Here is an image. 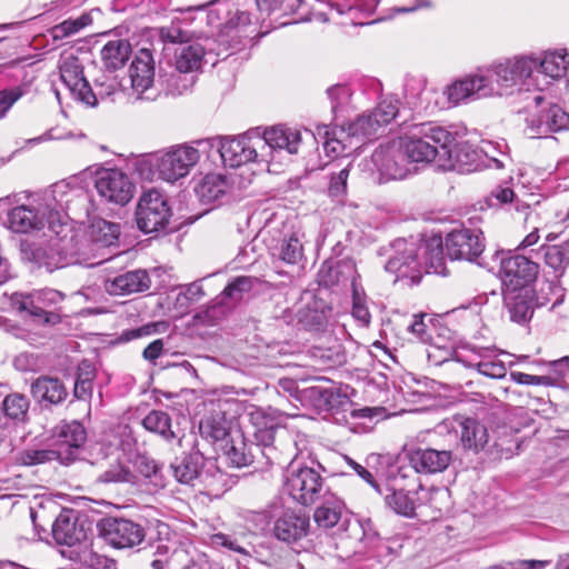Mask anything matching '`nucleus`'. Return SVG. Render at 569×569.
<instances>
[{"label":"nucleus","instance_id":"a211bd4d","mask_svg":"<svg viewBox=\"0 0 569 569\" xmlns=\"http://www.w3.org/2000/svg\"><path fill=\"white\" fill-rule=\"evenodd\" d=\"M59 69L62 82L74 98L87 104H92L93 91L83 76V67L79 58L73 54L63 57Z\"/></svg>","mask_w":569,"mask_h":569},{"label":"nucleus","instance_id":"8fccbe9b","mask_svg":"<svg viewBox=\"0 0 569 569\" xmlns=\"http://www.w3.org/2000/svg\"><path fill=\"white\" fill-rule=\"evenodd\" d=\"M199 430L202 437L219 441L228 436L229 427L224 417L217 413L202 419L199 425Z\"/></svg>","mask_w":569,"mask_h":569},{"label":"nucleus","instance_id":"6e6d98bb","mask_svg":"<svg viewBox=\"0 0 569 569\" xmlns=\"http://www.w3.org/2000/svg\"><path fill=\"white\" fill-rule=\"evenodd\" d=\"M93 102L91 106H94L98 99H106L111 97L117 92L119 88V82L117 81V78L111 73H103L100 77L96 78L93 80Z\"/></svg>","mask_w":569,"mask_h":569},{"label":"nucleus","instance_id":"052dcab7","mask_svg":"<svg viewBox=\"0 0 569 569\" xmlns=\"http://www.w3.org/2000/svg\"><path fill=\"white\" fill-rule=\"evenodd\" d=\"M416 475L410 465L398 467L396 471L390 472L389 487L407 486V488L413 489L418 480Z\"/></svg>","mask_w":569,"mask_h":569},{"label":"nucleus","instance_id":"f03ea898","mask_svg":"<svg viewBox=\"0 0 569 569\" xmlns=\"http://www.w3.org/2000/svg\"><path fill=\"white\" fill-rule=\"evenodd\" d=\"M409 163L451 161L456 146L453 133L433 123L415 124L410 134L398 138Z\"/></svg>","mask_w":569,"mask_h":569},{"label":"nucleus","instance_id":"09e8293b","mask_svg":"<svg viewBox=\"0 0 569 569\" xmlns=\"http://www.w3.org/2000/svg\"><path fill=\"white\" fill-rule=\"evenodd\" d=\"M256 282H258V279L250 276L236 277L223 289L220 295V299L231 307L228 300L232 303L240 301L244 293L249 292L253 288Z\"/></svg>","mask_w":569,"mask_h":569},{"label":"nucleus","instance_id":"bf43d9fd","mask_svg":"<svg viewBox=\"0 0 569 569\" xmlns=\"http://www.w3.org/2000/svg\"><path fill=\"white\" fill-rule=\"evenodd\" d=\"M159 34L164 42L180 44L189 42L192 38V33L188 30H184L181 27V23L176 21H173L170 26L162 27Z\"/></svg>","mask_w":569,"mask_h":569},{"label":"nucleus","instance_id":"ea45409f","mask_svg":"<svg viewBox=\"0 0 569 569\" xmlns=\"http://www.w3.org/2000/svg\"><path fill=\"white\" fill-rule=\"evenodd\" d=\"M391 491L385 497V501L395 512L410 517L415 511V501L411 497L413 489L407 486L389 487Z\"/></svg>","mask_w":569,"mask_h":569},{"label":"nucleus","instance_id":"0e129e2a","mask_svg":"<svg viewBox=\"0 0 569 569\" xmlns=\"http://www.w3.org/2000/svg\"><path fill=\"white\" fill-rule=\"evenodd\" d=\"M510 379L519 385H545L552 386L556 385L555 377L551 376H533L519 371H513L510 373Z\"/></svg>","mask_w":569,"mask_h":569},{"label":"nucleus","instance_id":"473e14b6","mask_svg":"<svg viewBox=\"0 0 569 569\" xmlns=\"http://www.w3.org/2000/svg\"><path fill=\"white\" fill-rule=\"evenodd\" d=\"M208 48L199 42L181 47L174 54V67L182 72L194 74L202 64Z\"/></svg>","mask_w":569,"mask_h":569},{"label":"nucleus","instance_id":"c03bdc74","mask_svg":"<svg viewBox=\"0 0 569 569\" xmlns=\"http://www.w3.org/2000/svg\"><path fill=\"white\" fill-rule=\"evenodd\" d=\"M456 360L463 363V366L468 368L477 369L480 375L492 379H503L507 375V368L505 363L497 359H465L461 355H456Z\"/></svg>","mask_w":569,"mask_h":569},{"label":"nucleus","instance_id":"49530a36","mask_svg":"<svg viewBox=\"0 0 569 569\" xmlns=\"http://www.w3.org/2000/svg\"><path fill=\"white\" fill-rule=\"evenodd\" d=\"M29 407L30 401L22 393H10L2 401L4 416L17 423L27 421Z\"/></svg>","mask_w":569,"mask_h":569},{"label":"nucleus","instance_id":"4be33fe9","mask_svg":"<svg viewBox=\"0 0 569 569\" xmlns=\"http://www.w3.org/2000/svg\"><path fill=\"white\" fill-rule=\"evenodd\" d=\"M250 420L256 428L253 437L257 442L256 446L251 448L261 455L262 451H268V448L274 445L280 430H287L279 426L272 412H267L261 409L252 411L250 413Z\"/></svg>","mask_w":569,"mask_h":569},{"label":"nucleus","instance_id":"3c124183","mask_svg":"<svg viewBox=\"0 0 569 569\" xmlns=\"http://www.w3.org/2000/svg\"><path fill=\"white\" fill-rule=\"evenodd\" d=\"M63 452L57 449H27L19 453L18 462L22 466H36L53 460L62 462Z\"/></svg>","mask_w":569,"mask_h":569},{"label":"nucleus","instance_id":"5fc2aeb1","mask_svg":"<svg viewBox=\"0 0 569 569\" xmlns=\"http://www.w3.org/2000/svg\"><path fill=\"white\" fill-rule=\"evenodd\" d=\"M230 306L224 303L221 299L220 301L207 307L203 310H200L193 316V320L197 323L212 326L220 319H222L227 312L229 311Z\"/></svg>","mask_w":569,"mask_h":569},{"label":"nucleus","instance_id":"e2e57ef3","mask_svg":"<svg viewBox=\"0 0 569 569\" xmlns=\"http://www.w3.org/2000/svg\"><path fill=\"white\" fill-rule=\"evenodd\" d=\"M326 141L323 142V149L327 154L339 156L343 153L347 149V141H349V147L351 148V140L347 136H341L340 131L333 132V137H329V132L326 131Z\"/></svg>","mask_w":569,"mask_h":569},{"label":"nucleus","instance_id":"69168bd1","mask_svg":"<svg viewBox=\"0 0 569 569\" xmlns=\"http://www.w3.org/2000/svg\"><path fill=\"white\" fill-rule=\"evenodd\" d=\"M349 177V168H342L337 173L331 174L330 184L328 188L331 197H340L346 193L347 180Z\"/></svg>","mask_w":569,"mask_h":569},{"label":"nucleus","instance_id":"1a4fd4ad","mask_svg":"<svg viewBox=\"0 0 569 569\" xmlns=\"http://www.w3.org/2000/svg\"><path fill=\"white\" fill-rule=\"evenodd\" d=\"M101 537L114 548H133L146 537L144 528L129 519L106 518L100 522Z\"/></svg>","mask_w":569,"mask_h":569},{"label":"nucleus","instance_id":"4d7b16f0","mask_svg":"<svg viewBox=\"0 0 569 569\" xmlns=\"http://www.w3.org/2000/svg\"><path fill=\"white\" fill-rule=\"evenodd\" d=\"M398 100L392 98L383 99L371 112L380 127L391 122L398 114Z\"/></svg>","mask_w":569,"mask_h":569},{"label":"nucleus","instance_id":"4c0bfd02","mask_svg":"<svg viewBox=\"0 0 569 569\" xmlns=\"http://www.w3.org/2000/svg\"><path fill=\"white\" fill-rule=\"evenodd\" d=\"M158 81L168 94L179 96L192 88L196 82V76L179 71L174 67L170 71L161 72Z\"/></svg>","mask_w":569,"mask_h":569},{"label":"nucleus","instance_id":"6e6552de","mask_svg":"<svg viewBox=\"0 0 569 569\" xmlns=\"http://www.w3.org/2000/svg\"><path fill=\"white\" fill-rule=\"evenodd\" d=\"M286 488L297 502L309 506L323 496L325 483L321 475L313 468L292 469L287 477Z\"/></svg>","mask_w":569,"mask_h":569},{"label":"nucleus","instance_id":"cd10ccee","mask_svg":"<svg viewBox=\"0 0 569 569\" xmlns=\"http://www.w3.org/2000/svg\"><path fill=\"white\" fill-rule=\"evenodd\" d=\"M505 305L511 321L526 323L533 315L532 289L521 288L520 290H506Z\"/></svg>","mask_w":569,"mask_h":569},{"label":"nucleus","instance_id":"9d476101","mask_svg":"<svg viewBox=\"0 0 569 569\" xmlns=\"http://www.w3.org/2000/svg\"><path fill=\"white\" fill-rule=\"evenodd\" d=\"M94 187L99 196L107 202L124 206L134 193V184L130 178L119 169H106L101 171Z\"/></svg>","mask_w":569,"mask_h":569},{"label":"nucleus","instance_id":"864d4df0","mask_svg":"<svg viewBox=\"0 0 569 569\" xmlns=\"http://www.w3.org/2000/svg\"><path fill=\"white\" fill-rule=\"evenodd\" d=\"M97 480L101 483H134L136 476L129 467L124 466L120 461H114L98 476Z\"/></svg>","mask_w":569,"mask_h":569},{"label":"nucleus","instance_id":"7ed1b4c3","mask_svg":"<svg viewBox=\"0 0 569 569\" xmlns=\"http://www.w3.org/2000/svg\"><path fill=\"white\" fill-rule=\"evenodd\" d=\"M200 159L199 150L189 144H178L171 149L151 156L138 164L141 174L148 170H156L159 178L168 182H176L187 177Z\"/></svg>","mask_w":569,"mask_h":569},{"label":"nucleus","instance_id":"603ef678","mask_svg":"<svg viewBox=\"0 0 569 569\" xmlns=\"http://www.w3.org/2000/svg\"><path fill=\"white\" fill-rule=\"evenodd\" d=\"M92 22L90 14L84 13L77 19H68L52 27L49 32L54 41L69 38Z\"/></svg>","mask_w":569,"mask_h":569},{"label":"nucleus","instance_id":"412c9836","mask_svg":"<svg viewBox=\"0 0 569 569\" xmlns=\"http://www.w3.org/2000/svg\"><path fill=\"white\" fill-rule=\"evenodd\" d=\"M530 132L547 136L569 128V114L558 104H549L527 119Z\"/></svg>","mask_w":569,"mask_h":569},{"label":"nucleus","instance_id":"bb28decb","mask_svg":"<svg viewBox=\"0 0 569 569\" xmlns=\"http://www.w3.org/2000/svg\"><path fill=\"white\" fill-rule=\"evenodd\" d=\"M32 397L39 403L59 405L68 397V390L63 382L50 376L37 378L30 387Z\"/></svg>","mask_w":569,"mask_h":569},{"label":"nucleus","instance_id":"9b49d317","mask_svg":"<svg viewBox=\"0 0 569 569\" xmlns=\"http://www.w3.org/2000/svg\"><path fill=\"white\" fill-rule=\"evenodd\" d=\"M539 274V264L529 258L515 254L503 258L500 263V277L506 290L530 288Z\"/></svg>","mask_w":569,"mask_h":569},{"label":"nucleus","instance_id":"5701e85b","mask_svg":"<svg viewBox=\"0 0 569 569\" xmlns=\"http://www.w3.org/2000/svg\"><path fill=\"white\" fill-rule=\"evenodd\" d=\"M309 517L295 511H284L273 523V536L286 543H292L305 538L309 532Z\"/></svg>","mask_w":569,"mask_h":569},{"label":"nucleus","instance_id":"f704fd0d","mask_svg":"<svg viewBox=\"0 0 569 569\" xmlns=\"http://www.w3.org/2000/svg\"><path fill=\"white\" fill-rule=\"evenodd\" d=\"M228 182L221 174H207L196 186L194 192L198 199L204 203H213L227 193Z\"/></svg>","mask_w":569,"mask_h":569},{"label":"nucleus","instance_id":"7c9ffc66","mask_svg":"<svg viewBox=\"0 0 569 569\" xmlns=\"http://www.w3.org/2000/svg\"><path fill=\"white\" fill-rule=\"evenodd\" d=\"M536 70L551 79L562 78L569 68V52L566 49L547 51L543 56L536 57Z\"/></svg>","mask_w":569,"mask_h":569},{"label":"nucleus","instance_id":"f8f14e48","mask_svg":"<svg viewBox=\"0 0 569 569\" xmlns=\"http://www.w3.org/2000/svg\"><path fill=\"white\" fill-rule=\"evenodd\" d=\"M90 523L80 519L73 510L61 511L52 525V536L57 543L70 547L79 545L84 549L90 546Z\"/></svg>","mask_w":569,"mask_h":569},{"label":"nucleus","instance_id":"c756f323","mask_svg":"<svg viewBox=\"0 0 569 569\" xmlns=\"http://www.w3.org/2000/svg\"><path fill=\"white\" fill-rule=\"evenodd\" d=\"M455 421L460 427V441L465 449L478 452L488 442L487 428L473 418L458 417Z\"/></svg>","mask_w":569,"mask_h":569},{"label":"nucleus","instance_id":"423d86ee","mask_svg":"<svg viewBox=\"0 0 569 569\" xmlns=\"http://www.w3.org/2000/svg\"><path fill=\"white\" fill-rule=\"evenodd\" d=\"M391 247L393 253L386 263V270L395 273L398 279L409 278L413 283H418L422 276L420 241L413 238L397 239Z\"/></svg>","mask_w":569,"mask_h":569},{"label":"nucleus","instance_id":"774afa93","mask_svg":"<svg viewBox=\"0 0 569 569\" xmlns=\"http://www.w3.org/2000/svg\"><path fill=\"white\" fill-rule=\"evenodd\" d=\"M22 96L20 88L6 89L0 91V119H2L7 111L18 101Z\"/></svg>","mask_w":569,"mask_h":569},{"label":"nucleus","instance_id":"a18cd8bd","mask_svg":"<svg viewBox=\"0 0 569 569\" xmlns=\"http://www.w3.org/2000/svg\"><path fill=\"white\" fill-rule=\"evenodd\" d=\"M542 250L545 263L555 271L556 277H561L569 266V242L545 246Z\"/></svg>","mask_w":569,"mask_h":569},{"label":"nucleus","instance_id":"a878e982","mask_svg":"<svg viewBox=\"0 0 569 569\" xmlns=\"http://www.w3.org/2000/svg\"><path fill=\"white\" fill-rule=\"evenodd\" d=\"M151 286V279L143 269L121 273L106 282V290L110 295H131L143 292Z\"/></svg>","mask_w":569,"mask_h":569},{"label":"nucleus","instance_id":"4468645a","mask_svg":"<svg viewBox=\"0 0 569 569\" xmlns=\"http://www.w3.org/2000/svg\"><path fill=\"white\" fill-rule=\"evenodd\" d=\"M489 77L483 74H473L457 80L449 84L443 94L447 97V107L457 106L469 98H486L495 96L497 92L492 82H488Z\"/></svg>","mask_w":569,"mask_h":569},{"label":"nucleus","instance_id":"a19ab883","mask_svg":"<svg viewBox=\"0 0 569 569\" xmlns=\"http://www.w3.org/2000/svg\"><path fill=\"white\" fill-rule=\"evenodd\" d=\"M379 128L378 121L368 112L358 116L347 127H341L340 133L349 139H363L373 136Z\"/></svg>","mask_w":569,"mask_h":569},{"label":"nucleus","instance_id":"2f4dec72","mask_svg":"<svg viewBox=\"0 0 569 569\" xmlns=\"http://www.w3.org/2000/svg\"><path fill=\"white\" fill-rule=\"evenodd\" d=\"M119 236L120 226L104 219L93 220L88 230V237L97 249L117 246Z\"/></svg>","mask_w":569,"mask_h":569},{"label":"nucleus","instance_id":"f3484780","mask_svg":"<svg viewBox=\"0 0 569 569\" xmlns=\"http://www.w3.org/2000/svg\"><path fill=\"white\" fill-rule=\"evenodd\" d=\"M406 458L416 473L432 475L445 471L452 462L450 450L433 448H409Z\"/></svg>","mask_w":569,"mask_h":569},{"label":"nucleus","instance_id":"0eeeda50","mask_svg":"<svg viewBox=\"0 0 569 569\" xmlns=\"http://www.w3.org/2000/svg\"><path fill=\"white\" fill-rule=\"evenodd\" d=\"M171 212L166 197L158 190L143 192L139 199L136 219L139 229L146 233L164 229Z\"/></svg>","mask_w":569,"mask_h":569},{"label":"nucleus","instance_id":"aec40b11","mask_svg":"<svg viewBox=\"0 0 569 569\" xmlns=\"http://www.w3.org/2000/svg\"><path fill=\"white\" fill-rule=\"evenodd\" d=\"M52 438L57 450H62V462H70L74 459V451L81 448L87 440V432L79 421H62L53 429Z\"/></svg>","mask_w":569,"mask_h":569},{"label":"nucleus","instance_id":"6ab92c4d","mask_svg":"<svg viewBox=\"0 0 569 569\" xmlns=\"http://www.w3.org/2000/svg\"><path fill=\"white\" fill-rule=\"evenodd\" d=\"M219 152L224 166L237 168L254 161L260 156L257 139L253 141L247 136L226 138L221 141Z\"/></svg>","mask_w":569,"mask_h":569},{"label":"nucleus","instance_id":"f257e3e1","mask_svg":"<svg viewBox=\"0 0 569 569\" xmlns=\"http://www.w3.org/2000/svg\"><path fill=\"white\" fill-rule=\"evenodd\" d=\"M48 231L49 239L44 242L22 241L20 253L24 261L52 272L70 263L73 230L59 210H51L48 216Z\"/></svg>","mask_w":569,"mask_h":569},{"label":"nucleus","instance_id":"37998d69","mask_svg":"<svg viewBox=\"0 0 569 569\" xmlns=\"http://www.w3.org/2000/svg\"><path fill=\"white\" fill-rule=\"evenodd\" d=\"M143 427L167 441H171L177 438L176 432L172 430L170 416L161 410L150 411L142 420Z\"/></svg>","mask_w":569,"mask_h":569},{"label":"nucleus","instance_id":"79ce46f5","mask_svg":"<svg viewBox=\"0 0 569 569\" xmlns=\"http://www.w3.org/2000/svg\"><path fill=\"white\" fill-rule=\"evenodd\" d=\"M355 273V266L350 261H340L333 267H326L323 264L319 272L320 283L326 287H331L345 282L349 279H351L353 282Z\"/></svg>","mask_w":569,"mask_h":569},{"label":"nucleus","instance_id":"c9c22d12","mask_svg":"<svg viewBox=\"0 0 569 569\" xmlns=\"http://www.w3.org/2000/svg\"><path fill=\"white\" fill-rule=\"evenodd\" d=\"M422 258V273H442L443 248L440 237H433L427 242H420Z\"/></svg>","mask_w":569,"mask_h":569},{"label":"nucleus","instance_id":"393cba45","mask_svg":"<svg viewBox=\"0 0 569 569\" xmlns=\"http://www.w3.org/2000/svg\"><path fill=\"white\" fill-rule=\"evenodd\" d=\"M153 57L150 50L141 49L134 57L130 68L129 76L132 89L142 98L153 84L154 66Z\"/></svg>","mask_w":569,"mask_h":569},{"label":"nucleus","instance_id":"dca6fc26","mask_svg":"<svg viewBox=\"0 0 569 569\" xmlns=\"http://www.w3.org/2000/svg\"><path fill=\"white\" fill-rule=\"evenodd\" d=\"M301 143L300 131L287 127H272L263 132V137H257L260 147V157L273 159V152L286 150L289 154L298 152Z\"/></svg>","mask_w":569,"mask_h":569},{"label":"nucleus","instance_id":"72a5a7b5","mask_svg":"<svg viewBox=\"0 0 569 569\" xmlns=\"http://www.w3.org/2000/svg\"><path fill=\"white\" fill-rule=\"evenodd\" d=\"M203 465V456L199 451H192L177 459L171 465L174 478L181 482L190 485L200 476V469Z\"/></svg>","mask_w":569,"mask_h":569},{"label":"nucleus","instance_id":"338daca9","mask_svg":"<svg viewBox=\"0 0 569 569\" xmlns=\"http://www.w3.org/2000/svg\"><path fill=\"white\" fill-rule=\"evenodd\" d=\"M301 0H263L261 11L280 10L283 13H292L300 7Z\"/></svg>","mask_w":569,"mask_h":569},{"label":"nucleus","instance_id":"de8ad7c7","mask_svg":"<svg viewBox=\"0 0 569 569\" xmlns=\"http://www.w3.org/2000/svg\"><path fill=\"white\" fill-rule=\"evenodd\" d=\"M342 512V502L338 499L329 498L315 510L313 519L316 523L325 529L335 527Z\"/></svg>","mask_w":569,"mask_h":569},{"label":"nucleus","instance_id":"39448f33","mask_svg":"<svg viewBox=\"0 0 569 569\" xmlns=\"http://www.w3.org/2000/svg\"><path fill=\"white\" fill-rule=\"evenodd\" d=\"M535 70V56H519L491 66L485 74L489 77L488 82H492L497 91L495 94L501 96L508 90L528 84Z\"/></svg>","mask_w":569,"mask_h":569},{"label":"nucleus","instance_id":"13d9d810","mask_svg":"<svg viewBox=\"0 0 569 569\" xmlns=\"http://www.w3.org/2000/svg\"><path fill=\"white\" fill-rule=\"evenodd\" d=\"M246 447V443L240 441L238 445L231 443V446L227 448L226 455L233 466L240 468L253 462L254 452L252 451V448L247 451Z\"/></svg>","mask_w":569,"mask_h":569},{"label":"nucleus","instance_id":"680f3d73","mask_svg":"<svg viewBox=\"0 0 569 569\" xmlns=\"http://www.w3.org/2000/svg\"><path fill=\"white\" fill-rule=\"evenodd\" d=\"M327 94L331 101V110L335 113L347 106L351 98V91L345 84H335L328 88Z\"/></svg>","mask_w":569,"mask_h":569},{"label":"nucleus","instance_id":"c85d7f7f","mask_svg":"<svg viewBox=\"0 0 569 569\" xmlns=\"http://www.w3.org/2000/svg\"><path fill=\"white\" fill-rule=\"evenodd\" d=\"M262 456L271 465L291 466L298 456V447L293 436L288 430H280L277 441Z\"/></svg>","mask_w":569,"mask_h":569},{"label":"nucleus","instance_id":"58836bf2","mask_svg":"<svg viewBox=\"0 0 569 569\" xmlns=\"http://www.w3.org/2000/svg\"><path fill=\"white\" fill-rule=\"evenodd\" d=\"M272 257L288 264H297L303 258V246L300 237L297 233L284 236L272 248Z\"/></svg>","mask_w":569,"mask_h":569},{"label":"nucleus","instance_id":"e433bc0d","mask_svg":"<svg viewBox=\"0 0 569 569\" xmlns=\"http://www.w3.org/2000/svg\"><path fill=\"white\" fill-rule=\"evenodd\" d=\"M130 54L131 44L124 39L108 41L101 49L102 61L111 71L123 67Z\"/></svg>","mask_w":569,"mask_h":569},{"label":"nucleus","instance_id":"b1692460","mask_svg":"<svg viewBox=\"0 0 569 569\" xmlns=\"http://www.w3.org/2000/svg\"><path fill=\"white\" fill-rule=\"evenodd\" d=\"M52 209L40 210L29 206H18L8 212V227L14 232L27 233L41 230L48 224V216Z\"/></svg>","mask_w":569,"mask_h":569},{"label":"nucleus","instance_id":"20e7f679","mask_svg":"<svg viewBox=\"0 0 569 569\" xmlns=\"http://www.w3.org/2000/svg\"><path fill=\"white\" fill-rule=\"evenodd\" d=\"M64 300L61 291L51 288L33 290L31 292H14L10 297L12 308L18 312H26L41 325H57L61 317L57 311Z\"/></svg>","mask_w":569,"mask_h":569},{"label":"nucleus","instance_id":"ddd939ff","mask_svg":"<svg viewBox=\"0 0 569 569\" xmlns=\"http://www.w3.org/2000/svg\"><path fill=\"white\" fill-rule=\"evenodd\" d=\"M372 162L379 172L388 179H403L410 172V163L399 139L375 150Z\"/></svg>","mask_w":569,"mask_h":569},{"label":"nucleus","instance_id":"2eb2a0df","mask_svg":"<svg viewBox=\"0 0 569 569\" xmlns=\"http://www.w3.org/2000/svg\"><path fill=\"white\" fill-rule=\"evenodd\" d=\"M482 232L473 229L451 231L446 238V251L450 259L472 261L483 251Z\"/></svg>","mask_w":569,"mask_h":569}]
</instances>
